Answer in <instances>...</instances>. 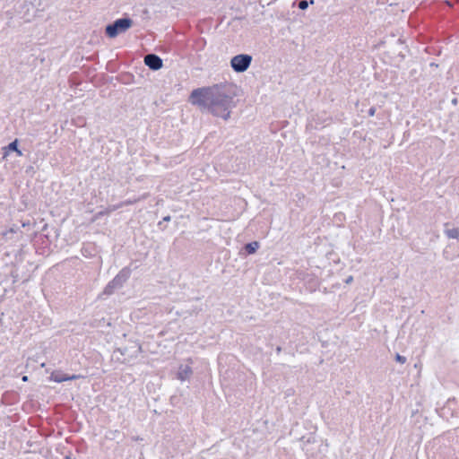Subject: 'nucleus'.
Returning a JSON list of instances; mask_svg holds the SVG:
<instances>
[{
	"label": "nucleus",
	"mask_w": 459,
	"mask_h": 459,
	"mask_svg": "<svg viewBox=\"0 0 459 459\" xmlns=\"http://www.w3.org/2000/svg\"><path fill=\"white\" fill-rule=\"evenodd\" d=\"M15 232H16V231H15L13 229H10V230H8V231H6V232H4V236L6 238H8V235H9V234H13V233H15Z\"/></svg>",
	"instance_id": "a211bd4d"
},
{
	"label": "nucleus",
	"mask_w": 459,
	"mask_h": 459,
	"mask_svg": "<svg viewBox=\"0 0 459 459\" xmlns=\"http://www.w3.org/2000/svg\"><path fill=\"white\" fill-rule=\"evenodd\" d=\"M5 150V154L8 152H15L18 156H22V151L18 148V140L15 139L14 141L11 142L6 147L4 148Z\"/></svg>",
	"instance_id": "6e6552de"
},
{
	"label": "nucleus",
	"mask_w": 459,
	"mask_h": 459,
	"mask_svg": "<svg viewBox=\"0 0 459 459\" xmlns=\"http://www.w3.org/2000/svg\"><path fill=\"white\" fill-rule=\"evenodd\" d=\"M135 350L130 355V358H137V356L143 351L142 345L140 343L135 342L134 347Z\"/></svg>",
	"instance_id": "ddd939ff"
},
{
	"label": "nucleus",
	"mask_w": 459,
	"mask_h": 459,
	"mask_svg": "<svg viewBox=\"0 0 459 459\" xmlns=\"http://www.w3.org/2000/svg\"><path fill=\"white\" fill-rule=\"evenodd\" d=\"M73 122H74L76 126H80V124L84 123V121H83V119H82V117H77V120H73Z\"/></svg>",
	"instance_id": "f3484780"
},
{
	"label": "nucleus",
	"mask_w": 459,
	"mask_h": 459,
	"mask_svg": "<svg viewBox=\"0 0 459 459\" xmlns=\"http://www.w3.org/2000/svg\"><path fill=\"white\" fill-rule=\"evenodd\" d=\"M22 380H23V381H27V380H28V377H27V376H24V377H22Z\"/></svg>",
	"instance_id": "b1692460"
},
{
	"label": "nucleus",
	"mask_w": 459,
	"mask_h": 459,
	"mask_svg": "<svg viewBox=\"0 0 459 459\" xmlns=\"http://www.w3.org/2000/svg\"><path fill=\"white\" fill-rule=\"evenodd\" d=\"M80 377H81L80 375H72V376L68 375V380H74V379H78Z\"/></svg>",
	"instance_id": "6ab92c4d"
},
{
	"label": "nucleus",
	"mask_w": 459,
	"mask_h": 459,
	"mask_svg": "<svg viewBox=\"0 0 459 459\" xmlns=\"http://www.w3.org/2000/svg\"><path fill=\"white\" fill-rule=\"evenodd\" d=\"M445 234L448 238H459V229L458 228H453V229H446Z\"/></svg>",
	"instance_id": "9d476101"
},
{
	"label": "nucleus",
	"mask_w": 459,
	"mask_h": 459,
	"mask_svg": "<svg viewBox=\"0 0 459 459\" xmlns=\"http://www.w3.org/2000/svg\"><path fill=\"white\" fill-rule=\"evenodd\" d=\"M395 360L401 364H403L406 362V358L403 355H400L399 353H397L395 355Z\"/></svg>",
	"instance_id": "4468645a"
},
{
	"label": "nucleus",
	"mask_w": 459,
	"mask_h": 459,
	"mask_svg": "<svg viewBox=\"0 0 459 459\" xmlns=\"http://www.w3.org/2000/svg\"><path fill=\"white\" fill-rule=\"evenodd\" d=\"M259 247L260 243L258 241H252L245 244L243 247V250L247 255H253L257 251Z\"/></svg>",
	"instance_id": "0eeeda50"
},
{
	"label": "nucleus",
	"mask_w": 459,
	"mask_h": 459,
	"mask_svg": "<svg viewBox=\"0 0 459 459\" xmlns=\"http://www.w3.org/2000/svg\"><path fill=\"white\" fill-rule=\"evenodd\" d=\"M170 220H171V217H170L169 215H167V216H165V217L162 219V221H170Z\"/></svg>",
	"instance_id": "412c9836"
},
{
	"label": "nucleus",
	"mask_w": 459,
	"mask_h": 459,
	"mask_svg": "<svg viewBox=\"0 0 459 459\" xmlns=\"http://www.w3.org/2000/svg\"><path fill=\"white\" fill-rule=\"evenodd\" d=\"M115 290H117V288L114 285H112L111 281H109L107 284V286L105 287V289L103 290V294H105V295H111V294H113Z\"/></svg>",
	"instance_id": "f8f14e48"
},
{
	"label": "nucleus",
	"mask_w": 459,
	"mask_h": 459,
	"mask_svg": "<svg viewBox=\"0 0 459 459\" xmlns=\"http://www.w3.org/2000/svg\"><path fill=\"white\" fill-rule=\"evenodd\" d=\"M133 24L134 21L130 18L117 19L113 23L106 26L105 32L108 38L114 39L127 31Z\"/></svg>",
	"instance_id": "f03ea898"
},
{
	"label": "nucleus",
	"mask_w": 459,
	"mask_h": 459,
	"mask_svg": "<svg viewBox=\"0 0 459 459\" xmlns=\"http://www.w3.org/2000/svg\"><path fill=\"white\" fill-rule=\"evenodd\" d=\"M374 113H375V109L374 108H370L369 115H373Z\"/></svg>",
	"instance_id": "5701e85b"
},
{
	"label": "nucleus",
	"mask_w": 459,
	"mask_h": 459,
	"mask_svg": "<svg viewBox=\"0 0 459 459\" xmlns=\"http://www.w3.org/2000/svg\"><path fill=\"white\" fill-rule=\"evenodd\" d=\"M193 371L191 367L189 366H183L181 365L178 368V378L181 381H185L189 378V377L192 375Z\"/></svg>",
	"instance_id": "423d86ee"
},
{
	"label": "nucleus",
	"mask_w": 459,
	"mask_h": 459,
	"mask_svg": "<svg viewBox=\"0 0 459 459\" xmlns=\"http://www.w3.org/2000/svg\"><path fill=\"white\" fill-rule=\"evenodd\" d=\"M50 378L56 383H62L68 381V375L61 372H53Z\"/></svg>",
	"instance_id": "1a4fd4ad"
},
{
	"label": "nucleus",
	"mask_w": 459,
	"mask_h": 459,
	"mask_svg": "<svg viewBox=\"0 0 459 459\" xmlns=\"http://www.w3.org/2000/svg\"><path fill=\"white\" fill-rule=\"evenodd\" d=\"M225 120H227L228 118H230V117H228V116H225V117H222Z\"/></svg>",
	"instance_id": "393cba45"
},
{
	"label": "nucleus",
	"mask_w": 459,
	"mask_h": 459,
	"mask_svg": "<svg viewBox=\"0 0 459 459\" xmlns=\"http://www.w3.org/2000/svg\"><path fill=\"white\" fill-rule=\"evenodd\" d=\"M145 65L152 70H159L162 67V60L154 54H149L144 56Z\"/></svg>",
	"instance_id": "39448f33"
},
{
	"label": "nucleus",
	"mask_w": 459,
	"mask_h": 459,
	"mask_svg": "<svg viewBox=\"0 0 459 459\" xmlns=\"http://www.w3.org/2000/svg\"><path fill=\"white\" fill-rule=\"evenodd\" d=\"M308 6V3L305 0H302L299 3V7L301 9V10H306Z\"/></svg>",
	"instance_id": "2eb2a0df"
},
{
	"label": "nucleus",
	"mask_w": 459,
	"mask_h": 459,
	"mask_svg": "<svg viewBox=\"0 0 459 459\" xmlns=\"http://www.w3.org/2000/svg\"><path fill=\"white\" fill-rule=\"evenodd\" d=\"M131 269L129 267H124L120 272L114 277L111 281L117 289H120L124 283L129 279L131 275Z\"/></svg>",
	"instance_id": "20e7f679"
},
{
	"label": "nucleus",
	"mask_w": 459,
	"mask_h": 459,
	"mask_svg": "<svg viewBox=\"0 0 459 459\" xmlns=\"http://www.w3.org/2000/svg\"><path fill=\"white\" fill-rule=\"evenodd\" d=\"M353 281V277L352 276H349L346 280H345V283L349 284L351 282H352Z\"/></svg>",
	"instance_id": "aec40b11"
},
{
	"label": "nucleus",
	"mask_w": 459,
	"mask_h": 459,
	"mask_svg": "<svg viewBox=\"0 0 459 459\" xmlns=\"http://www.w3.org/2000/svg\"><path fill=\"white\" fill-rule=\"evenodd\" d=\"M135 203V200L132 201V200H126V201H124L117 205H112V206H109L108 208V212H113V211H116L123 206H126V205H130V204H133Z\"/></svg>",
	"instance_id": "9b49d317"
},
{
	"label": "nucleus",
	"mask_w": 459,
	"mask_h": 459,
	"mask_svg": "<svg viewBox=\"0 0 459 459\" xmlns=\"http://www.w3.org/2000/svg\"><path fill=\"white\" fill-rule=\"evenodd\" d=\"M117 351H119L121 353V355H126L128 353L129 351V348L126 347V348H119L117 349Z\"/></svg>",
	"instance_id": "dca6fc26"
},
{
	"label": "nucleus",
	"mask_w": 459,
	"mask_h": 459,
	"mask_svg": "<svg viewBox=\"0 0 459 459\" xmlns=\"http://www.w3.org/2000/svg\"><path fill=\"white\" fill-rule=\"evenodd\" d=\"M191 100L193 103L209 107H224L229 101L224 89L219 85L193 91Z\"/></svg>",
	"instance_id": "f257e3e1"
},
{
	"label": "nucleus",
	"mask_w": 459,
	"mask_h": 459,
	"mask_svg": "<svg viewBox=\"0 0 459 459\" xmlns=\"http://www.w3.org/2000/svg\"><path fill=\"white\" fill-rule=\"evenodd\" d=\"M281 351V348L280 346H278V347L276 348V352H277V353H280Z\"/></svg>",
	"instance_id": "4be33fe9"
},
{
	"label": "nucleus",
	"mask_w": 459,
	"mask_h": 459,
	"mask_svg": "<svg viewBox=\"0 0 459 459\" xmlns=\"http://www.w3.org/2000/svg\"><path fill=\"white\" fill-rule=\"evenodd\" d=\"M252 56L247 54L237 55L230 60L232 69L237 73H243L248 69Z\"/></svg>",
	"instance_id": "7ed1b4c3"
}]
</instances>
